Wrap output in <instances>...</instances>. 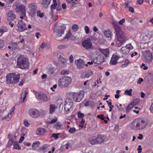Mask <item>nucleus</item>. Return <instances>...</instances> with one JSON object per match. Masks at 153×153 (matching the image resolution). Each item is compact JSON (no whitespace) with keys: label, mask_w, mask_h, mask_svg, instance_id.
Masks as SVG:
<instances>
[{"label":"nucleus","mask_w":153,"mask_h":153,"mask_svg":"<svg viewBox=\"0 0 153 153\" xmlns=\"http://www.w3.org/2000/svg\"><path fill=\"white\" fill-rule=\"evenodd\" d=\"M15 16L14 12L12 11H9L7 14V18L10 20L13 19Z\"/></svg>","instance_id":"obj_22"},{"label":"nucleus","mask_w":153,"mask_h":153,"mask_svg":"<svg viewBox=\"0 0 153 153\" xmlns=\"http://www.w3.org/2000/svg\"><path fill=\"white\" fill-rule=\"evenodd\" d=\"M46 132V130L42 128H39L37 129L36 133L37 135L39 136L42 135Z\"/></svg>","instance_id":"obj_24"},{"label":"nucleus","mask_w":153,"mask_h":153,"mask_svg":"<svg viewBox=\"0 0 153 153\" xmlns=\"http://www.w3.org/2000/svg\"><path fill=\"white\" fill-rule=\"evenodd\" d=\"M67 45H61L58 46V48L60 49H64L66 48Z\"/></svg>","instance_id":"obj_55"},{"label":"nucleus","mask_w":153,"mask_h":153,"mask_svg":"<svg viewBox=\"0 0 153 153\" xmlns=\"http://www.w3.org/2000/svg\"><path fill=\"white\" fill-rule=\"evenodd\" d=\"M82 45L83 48L86 50L92 48V43L89 40H84L82 42Z\"/></svg>","instance_id":"obj_17"},{"label":"nucleus","mask_w":153,"mask_h":153,"mask_svg":"<svg viewBox=\"0 0 153 153\" xmlns=\"http://www.w3.org/2000/svg\"><path fill=\"white\" fill-rule=\"evenodd\" d=\"M139 102L140 101L139 99L137 98H135L133 100L131 104L133 106V107H134L138 105Z\"/></svg>","instance_id":"obj_35"},{"label":"nucleus","mask_w":153,"mask_h":153,"mask_svg":"<svg viewBox=\"0 0 153 153\" xmlns=\"http://www.w3.org/2000/svg\"><path fill=\"white\" fill-rule=\"evenodd\" d=\"M7 28L5 27H1L0 28V36H1L4 32H7Z\"/></svg>","instance_id":"obj_37"},{"label":"nucleus","mask_w":153,"mask_h":153,"mask_svg":"<svg viewBox=\"0 0 153 153\" xmlns=\"http://www.w3.org/2000/svg\"><path fill=\"white\" fill-rule=\"evenodd\" d=\"M141 68H143L144 70H146L148 68V67L146 66L143 63H142V65L141 66Z\"/></svg>","instance_id":"obj_52"},{"label":"nucleus","mask_w":153,"mask_h":153,"mask_svg":"<svg viewBox=\"0 0 153 153\" xmlns=\"http://www.w3.org/2000/svg\"><path fill=\"white\" fill-rule=\"evenodd\" d=\"M104 35L108 38H111L112 33L109 30H105L104 32Z\"/></svg>","instance_id":"obj_31"},{"label":"nucleus","mask_w":153,"mask_h":153,"mask_svg":"<svg viewBox=\"0 0 153 153\" xmlns=\"http://www.w3.org/2000/svg\"><path fill=\"white\" fill-rule=\"evenodd\" d=\"M56 107L54 104H51L49 107V112L50 114H53L55 111Z\"/></svg>","instance_id":"obj_27"},{"label":"nucleus","mask_w":153,"mask_h":153,"mask_svg":"<svg viewBox=\"0 0 153 153\" xmlns=\"http://www.w3.org/2000/svg\"><path fill=\"white\" fill-rule=\"evenodd\" d=\"M17 26V30L19 32L23 31L27 29L26 24L22 20L18 21Z\"/></svg>","instance_id":"obj_15"},{"label":"nucleus","mask_w":153,"mask_h":153,"mask_svg":"<svg viewBox=\"0 0 153 153\" xmlns=\"http://www.w3.org/2000/svg\"><path fill=\"white\" fill-rule=\"evenodd\" d=\"M37 16H39L40 18H42L44 16V14L42 13H41V11L40 10H38L37 11Z\"/></svg>","instance_id":"obj_46"},{"label":"nucleus","mask_w":153,"mask_h":153,"mask_svg":"<svg viewBox=\"0 0 153 153\" xmlns=\"http://www.w3.org/2000/svg\"><path fill=\"white\" fill-rule=\"evenodd\" d=\"M85 123V120L82 118L80 122V126L82 128L84 124Z\"/></svg>","instance_id":"obj_54"},{"label":"nucleus","mask_w":153,"mask_h":153,"mask_svg":"<svg viewBox=\"0 0 153 153\" xmlns=\"http://www.w3.org/2000/svg\"><path fill=\"white\" fill-rule=\"evenodd\" d=\"M125 22V19H123L119 21V24L120 25H122Z\"/></svg>","instance_id":"obj_59"},{"label":"nucleus","mask_w":153,"mask_h":153,"mask_svg":"<svg viewBox=\"0 0 153 153\" xmlns=\"http://www.w3.org/2000/svg\"><path fill=\"white\" fill-rule=\"evenodd\" d=\"M46 45H47L46 43L44 42H43L42 43V44L40 47L42 49H43L46 46Z\"/></svg>","instance_id":"obj_58"},{"label":"nucleus","mask_w":153,"mask_h":153,"mask_svg":"<svg viewBox=\"0 0 153 153\" xmlns=\"http://www.w3.org/2000/svg\"><path fill=\"white\" fill-rule=\"evenodd\" d=\"M72 28L74 30H77L78 28V26L77 25L74 24L72 26Z\"/></svg>","instance_id":"obj_56"},{"label":"nucleus","mask_w":153,"mask_h":153,"mask_svg":"<svg viewBox=\"0 0 153 153\" xmlns=\"http://www.w3.org/2000/svg\"><path fill=\"white\" fill-rule=\"evenodd\" d=\"M8 137L9 140L6 147H9L16 141V136L15 134H9Z\"/></svg>","instance_id":"obj_16"},{"label":"nucleus","mask_w":153,"mask_h":153,"mask_svg":"<svg viewBox=\"0 0 153 153\" xmlns=\"http://www.w3.org/2000/svg\"><path fill=\"white\" fill-rule=\"evenodd\" d=\"M25 6L22 4H16V10L17 12H19L21 15H26V10Z\"/></svg>","instance_id":"obj_18"},{"label":"nucleus","mask_w":153,"mask_h":153,"mask_svg":"<svg viewBox=\"0 0 153 153\" xmlns=\"http://www.w3.org/2000/svg\"><path fill=\"white\" fill-rule=\"evenodd\" d=\"M75 62L77 66L79 68H82L84 66V61L81 59L75 60Z\"/></svg>","instance_id":"obj_23"},{"label":"nucleus","mask_w":153,"mask_h":153,"mask_svg":"<svg viewBox=\"0 0 153 153\" xmlns=\"http://www.w3.org/2000/svg\"><path fill=\"white\" fill-rule=\"evenodd\" d=\"M47 70H48V71L49 74L51 75L53 73H54L56 70V69L52 67V65H48L46 68Z\"/></svg>","instance_id":"obj_25"},{"label":"nucleus","mask_w":153,"mask_h":153,"mask_svg":"<svg viewBox=\"0 0 153 153\" xmlns=\"http://www.w3.org/2000/svg\"><path fill=\"white\" fill-rule=\"evenodd\" d=\"M112 24L116 33L117 39V44L118 46H120L127 40L128 39L122 31L121 27L118 25L117 22L115 21H113Z\"/></svg>","instance_id":"obj_1"},{"label":"nucleus","mask_w":153,"mask_h":153,"mask_svg":"<svg viewBox=\"0 0 153 153\" xmlns=\"http://www.w3.org/2000/svg\"><path fill=\"white\" fill-rule=\"evenodd\" d=\"M143 81V79L142 78H140L138 80L137 83L138 84H140L141 82H142Z\"/></svg>","instance_id":"obj_62"},{"label":"nucleus","mask_w":153,"mask_h":153,"mask_svg":"<svg viewBox=\"0 0 153 153\" xmlns=\"http://www.w3.org/2000/svg\"><path fill=\"white\" fill-rule=\"evenodd\" d=\"M40 143L39 141L34 142L32 144V149L34 150H36L37 147L39 146Z\"/></svg>","instance_id":"obj_30"},{"label":"nucleus","mask_w":153,"mask_h":153,"mask_svg":"<svg viewBox=\"0 0 153 153\" xmlns=\"http://www.w3.org/2000/svg\"><path fill=\"white\" fill-rule=\"evenodd\" d=\"M153 57L152 53L149 51H146L145 52V62L147 63H151Z\"/></svg>","instance_id":"obj_14"},{"label":"nucleus","mask_w":153,"mask_h":153,"mask_svg":"<svg viewBox=\"0 0 153 153\" xmlns=\"http://www.w3.org/2000/svg\"><path fill=\"white\" fill-rule=\"evenodd\" d=\"M72 79L71 77L65 76L59 79L58 85L61 88L68 87L71 82Z\"/></svg>","instance_id":"obj_5"},{"label":"nucleus","mask_w":153,"mask_h":153,"mask_svg":"<svg viewBox=\"0 0 153 153\" xmlns=\"http://www.w3.org/2000/svg\"><path fill=\"white\" fill-rule=\"evenodd\" d=\"M33 91L36 99L38 100L47 102L50 100L49 97H48L46 94L42 92H37L35 91Z\"/></svg>","instance_id":"obj_8"},{"label":"nucleus","mask_w":153,"mask_h":153,"mask_svg":"<svg viewBox=\"0 0 153 153\" xmlns=\"http://www.w3.org/2000/svg\"><path fill=\"white\" fill-rule=\"evenodd\" d=\"M130 63V62L127 59H126L125 61V64L121 65L122 68L127 66Z\"/></svg>","instance_id":"obj_40"},{"label":"nucleus","mask_w":153,"mask_h":153,"mask_svg":"<svg viewBox=\"0 0 153 153\" xmlns=\"http://www.w3.org/2000/svg\"><path fill=\"white\" fill-rule=\"evenodd\" d=\"M69 61L70 62L72 63L74 61V58L73 56L72 55H71L70 57L69 58Z\"/></svg>","instance_id":"obj_60"},{"label":"nucleus","mask_w":153,"mask_h":153,"mask_svg":"<svg viewBox=\"0 0 153 153\" xmlns=\"http://www.w3.org/2000/svg\"><path fill=\"white\" fill-rule=\"evenodd\" d=\"M62 125V123L60 122H57L56 124L53 126V128L57 130H59L61 129Z\"/></svg>","instance_id":"obj_29"},{"label":"nucleus","mask_w":153,"mask_h":153,"mask_svg":"<svg viewBox=\"0 0 153 153\" xmlns=\"http://www.w3.org/2000/svg\"><path fill=\"white\" fill-rule=\"evenodd\" d=\"M133 106L130 103L126 107V112H128L133 107Z\"/></svg>","instance_id":"obj_41"},{"label":"nucleus","mask_w":153,"mask_h":153,"mask_svg":"<svg viewBox=\"0 0 153 153\" xmlns=\"http://www.w3.org/2000/svg\"><path fill=\"white\" fill-rule=\"evenodd\" d=\"M59 59L60 60L62 63L64 64H65L66 63V59L64 58L61 57L60 56L59 57Z\"/></svg>","instance_id":"obj_43"},{"label":"nucleus","mask_w":153,"mask_h":153,"mask_svg":"<svg viewBox=\"0 0 153 153\" xmlns=\"http://www.w3.org/2000/svg\"><path fill=\"white\" fill-rule=\"evenodd\" d=\"M13 149L19 150L21 149V148L20 146L19 145L18 143L16 141L13 144Z\"/></svg>","instance_id":"obj_33"},{"label":"nucleus","mask_w":153,"mask_h":153,"mask_svg":"<svg viewBox=\"0 0 153 153\" xmlns=\"http://www.w3.org/2000/svg\"><path fill=\"white\" fill-rule=\"evenodd\" d=\"M17 65L19 67L22 69L28 68L29 64L28 59L25 56H20L17 60Z\"/></svg>","instance_id":"obj_3"},{"label":"nucleus","mask_w":153,"mask_h":153,"mask_svg":"<svg viewBox=\"0 0 153 153\" xmlns=\"http://www.w3.org/2000/svg\"><path fill=\"white\" fill-rule=\"evenodd\" d=\"M137 150L138 151V153H140L141 152L142 149L140 145H139L138 146Z\"/></svg>","instance_id":"obj_63"},{"label":"nucleus","mask_w":153,"mask_h":153,"mask_svg":"<svg viewBox=\"0 0 153 153\" xmlns=\"http://www.w3.org/2000/svg\"><path fill=\"white\" fill-rule=\"evenodd\" d=\"M104 138V136L99 135L97 137H91L89 139V141L92 145L101 144L103 142Z\"/></svg>","instance_id":"obj_7"},{"label":"nucleus","mask_w":153,"mask_h":153,"mask_svg":"<svg viewBox=\"0 0 153 153\" xmlns=\"http://www.w3.org/2000/svg\"><path fill=\"white\" fill-rule=\"evenodd\" d=\"M76 129L74 127L70 128L68 130V132L71 133H73L76 131Z\"/></svg>","instance_id":"obj_45"},{"label":"nucleus","mask_w":153,"mask_h":153,"mask_svg":"<svg viewBox=\"0 0 153 153\" xmlns=\"http://www.w3.org/2000/svg\"><path fill=\"white\" fill-rule=\"evenodd\" d=\"M51 0H42V4L45 8H47L50 4Z\"/></svg>","instance_id":"obj_28"},{"label":"nucleus","mask_w":153,"mask_h":153,"mask_svg":"<svg viewBox=\"0 0 153 153\" xmlns=\"http://www.w3.org/2000/svg\"><path fill=\"white\" fill-rule=\"evenodd\" d=\"M29 116L33 118H37L40 116L41 114L40 112L35 108H31L28 111Z\"/></svg>","instance_id":"obj_11"},{"label":"nucleus","mask_w":153,"mask_h":153,"mask_svg":"<svg viewBox=\"0 0 153 153\" xmlns=\"http://www.w3.org/2000/svg\"><path fill=\"white\" fill-rule=\"evenodd\" d=\"M50 145L48 144H45L42 146L41 148V151L45 152L47 151L48 148L49 147Z\"/></svg>","instance_id":"obj_34"},{"label":"nucleus","mask_w":153,"mask_h":153,"mask_svg":"<svg viewBox=\"0 0 153 153\" xmlns=\"http://www.w3.org/2000/svg\"><path fill=\"white\" fill-rule=\"evenodd\" d=\"M13 114H11L10 112L7 115L2 118V120H6L7 121H9L12 117Z\"/></svg>","instance_id":"obj_36"},{"label":"nucleus","mask_w":153,"mask_h":153,"mask_svg":"<svg viewBox=\"0 0 153 153\" xmlns=\"http://www.w3.org/2000/svg\"><path fill=\"white\" fill-rule=\"evenodd\" d=\"M66 27L64 26H57L54 28V33L56 37L57 38L61 36L64 34V30Z\"/></svg>","instance_id":"obj_9"},{"label":"nucleus","mask_w":153,"mask_h":153,"mask_svg":"<svg viewBox=\"0 0 153 153\" xmlns=\"http://www.w3.org/2000/svg\"><path fill=\"white\" fill-rule=\"evenodd\" d=\"M120 56L116 54L113 55L110 64L111 65H115L117 63V61L120 59Z\"/></svg>","instance_id":"obj_20"},{"label":"nucleus","mask_w":153,"mask_h":153,"mask_svg":"<svg viewBox=\"0 0 153 153\" xmlns=\"http://www.w3.org/2000/svg\"><path fill=\"white\" fill-rule=\"evenodd\" d=\"M148 125L147 122L142 119H136L131 123V128L134 130H141L146 128Z\"/></svg>","instance_id":"obj_2"},{"label":"nucleus","mask_w":153,"mask_h":153,"mask_svg":"<svg viewBox=\"0 0 153 153\" xmlns=\"http://www.w3.org/2000/svg\"><path fill=\"white\" fill-rule=\"evenodd\" d=\"M28 8L29 10L32 13H34L36 10V5L33 4H29Z\"/></svg>","instance_id":"obj_26"},{"label":"nucleus","mask_w":153,"mask_h":153,"mask_svg":"<svg viewBox=\"0 0 153 153\" xmlns=\"http://www.w3.org/2000/svg\"><path fill=\"white\" fill-rule=\"evenodd\" d=\"M84 30L86 33L88 34L89 33L90 31V29L89 27L88 26H85L84 27Z\"/></svg>","instance_id":"obj_47"},{"label":"nucleus","mask_w":153,"mask_h":153,"mask_svg":"<svg viewBox=\"0 0 153 153\" xmlns=\"http://www.w3.org/2000/svg\"><path fill=\"white\" fill-rule=\"evenodd\" d=\"M108 106H109V108H114V106L112 105L111 100H110V102H109V103H108Z\"/></svg>","instance_id":"obj_61"},{"label":"nucleus","mask_w":153,"mask_h":153,"mask_svg":"<svg viewBox=\"0 0 153 153\" xmlns=\"http://www.w3.org/2000/svg\"><path fill=\"white\" fill-rule=\"evenodd\" d=\"M84 114L83 113H81L80 112H79L78 113V117L79 118H82L84 117Z\"/></svg>","instance_id":"obj_51"},{"label":"nucleus","mask_w":153,"mask_h":153,"mask_svg":"<svg viewBox=\"0 0 153 153\" xmlns=\"http://www.w3.org/2000/svg\"><path fill=\"white\" fill-rule=\"evenodd\" d=\"M99 54V53L95 51L94 52V53L93 55H92V53H91L89 55L90 56H92L93 57V55H97V56L96 57V58L94 59V63L96 64H102L103 62L104 61V57L102 56V55L100 54Z\"/></svg>","instance_id":"obj_10"},{"label":"nucleus","mask_w":153,"mask_h":153,"mask_svg":"<svg viewBox=\"0 0 153 153\" xmlns=\"http://www.w3.org/2000/svg\"><path fill=\"white\" fill-rule=\"evenodd\" d=\"M93 74L92 71L89 70L82 73L80 77L82 79L88 78L91 76L93 75Z\"/></svg>","instance_id":"obj_19"},{"label":"nucleus","mask_w":153,"mask_h":153,"mask_svg":"<svg viewBox=\"0 0 153 153\" xmlns=\"http://www.w3.org/2000/svg\"><path fill=\"white\" fill-rule=\"evenodd\" d=\"M27 93L28 91L26 89L22 93V94L21 95V98L22 99H23V102L24 100H25Z\"/></svg>","instance_id":"obj_32"},{"label":"nucleus","mask_w":153,"mask_h":153,"mask_svg":"<svg viewBox=\"0 0 153 153\" xmlns=\"http://www.w3.org/2000/svg\"><path fill=\"white\" fill-rule=\"evenodd\" d=\"M56 5H55L53 4H52L51 5V14L52 15H53V10L56 9Z\"/></svg>","instance_id":"obj_49"},{"label":"nucleus","mask_w":153,"mask_h":153,"mask_svg":"<svg viewBox=\"0 0 153 153\" xmlns=\"http://www.w3.org/2000/svg\"><path fill=\"white\" fill-rule=\"evenodd\" d=\"M23 124L26 127H29L30 126V123L27 120H24L23 121Z\"/></svg>","instance_id":"obj_42"},{"label":"nucleus","mask_w":153,"mask_h":153,"mask_svg":"<svg viewBox=\"0 0 153 153\" xmlns=\"http://www.w3.org/2000/svg\"><path fill=\"white\" fill-rule=\"evenodd\" d=\"M25 81V80L24 79H22L21 80V81H20L19 84V85L20 86H22L23 85V84L24 83Z\"/></svg>","instance_id":"obj_57"},{"label":"nucleus","mask_w":153,"mask_h":153,"mask_svg":"<svg viewBox=\"0 0 153 153\" xmlns=\"http://www.w3.org/2000/svg\"><path fill=\"white\" fill-rule=\"evenodd\" d=\"M57 120V117H54L51 119V120H49L48 121V123L49 124H52L55 123Z\"/></svg>","instance_id":"obj_39"},{"label":"nucleus","mask_w":153,"mask_h":153,"mask_svg":"<svg viewBox=\"0 0 153 153\" xmlns=\"http://www.w3.org/2000/svg\"><path fill=\"white\" fill-rule=\"evenodd\" d=\"M69 71L68 70H63L61 72L62 75H67L69 74Z\"/></svg>","instance_id":"obj_53"},{"label":"nucleus","mask_w":153,"mask_h":153,"mask_svg":"<svg viewBox=\"0 0 153 153\" xmlns=\"http://www.w3.org/2000/svg\"><path fill=\"white\" fill-rule=\"evenodd\" d=\"M100 52L105 57H108L109 55V50L108 48L102 49L99 48V49Z\"/></svg>","instance_id":"obj_21"},{"label":"nucleus","mask_w":153,"mask_h":153,"mask_svg":"<svg viewBox=\"0 0 153 153\" xmlns=\"http://www.w3.org/2000/svg\"><path fill=\"white\" fill-rule=\"evenodd\" d=\"M71 35V33L70 30H69L68 32V33L66 35L65 39H68L70 37Z\"/></svg>","instance_id":"obj_50"},{"label":"nucleus","mask_w":153,"mask_h":153,"mask_svg":"<svg viewBox=\"0 0 153 153\" xmlns=\"http://www.w3.org/2000/svg\"><path fill=\"white\" fill-rule=\"evenodd\" d=\"M60 134L59 133H53L52 135V137L54 139H57L59 137V136Z\"/></svg>","instance_id":"obj_44"},{"label":"nucleus","mask_w":153,"mask_h":153,"mask_svg":"<svg viewBox=\"0 0 153 153\" xmlns=\"http://www.w3.org/2000/svg\"><path fill=\"white\" fill-rule=\"evenodd\" d=\"M74 100L76 102H79L84 97V93L82 91L78 93H74L72 94Z\"/></svg>","instance_id":"obj_12"},{"label":"nucleus","mask_w":153,"mask_h":153,"mask_svg":"<svg viewBox=\"0 0 153 153\" xmlns=\"http://www.w3.org/2000/svg\"><path fill=\"white\" fill-rule=\"evenodd\" d=\"M103 115H97V117L98 118H100L101 120H103L104 119V118L103 117Z\"/></svg>","instance_id":"obj_64"},{"label":"nucleus","mask_w":153,"mask_h":153,"mask_svg":"<svg viewBox=\"0 0 153 153\" xmlns=\"http://www.w3.org/2000/svg\"><path fill=\"white\" fill-rule=\"evenodd\" d=\"M73 105V101L71 99L67 98L65 100L64 108L66 114L69 113L72 110Z\"/></svg>","instance_id":"obj_6"},{"label":"nucleus","mask_w":153,"mask_h":153,"mask_svg":"<svg viewBox=\"0 0 153 153\" xmlns=\"http://www.w3.org/2000/svg\"><path fill=\"white\" fill-rule=\"evenodd\" d=\"M4 45V41L0 39V49L2 48Z\"/></svg>","instance_id":"obj_48"},{"label":"nucleus","mask_w":153,"mask_h":153,"mask_svg":"<svg viewBox=\"0 0 153 153\" xmlns=\"http://www.w3.org/2000/svg\"><path fill=\"white\" fill-rule=\"evenodd\" d=\"M133 47L131 44L127 45L125 47L121 48L120 50V53L123 55H126L128 54L129 51L133 49Z\"/></svg>","instance_id":"obj_13"},{"label":"nucleus","mask_w":153,"mask_h":153,"mask_svg":"<svg viewBox=\"0 0 153 153\" xmlns=\"http://www.w3.org/2000/svg\"><path fill=\"white\" fill-rule=\"evenodd\" d=\"M6 82L8 84H15L17 83L20 79V74L17 73H9L6 75Z\"/></svg>","instance_id":"obj_4"},{"label":"nucleus","mask_w":153,"mask_h":153,"mask_svg":"<svg viewBox=\"0 0 153 153\" xmlns=\"http://www.w3.org/2000/svg\"><path fill=\"white\" fill-rule=\"evenodd\" d=\"M132 89H130L128 90H126L124 92V94L131 96H132Z\"/></svg>","instance_id":"obj_38"}]
</instances>
